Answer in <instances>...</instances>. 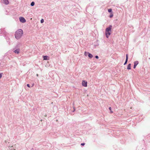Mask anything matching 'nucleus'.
<instances>
[{
  "instance_id": "obj_22",
  "label": "nucleus",
  "mask_w": 150,
  "mask_h": 150,
  "mask_svg": "<svg viewBox=\"0 0 150 150\" xmlns=\"http://www.w3.org/2000/svg\"><path fill=\"white\" fill-rule=\"evenodd\" d=\"M15 149H13V150H14Z\"/></svg>"
},
{
  "instance_id": "obj_18",
  "label": "nucleus",
  "mask_w": 150,
  "mask_h": 150,
  "mask_svg": "<svg viewBox=\"0 0 150 150\" xmlns=\"http://www.w3.org/2000/svg\"><path fill=\"white\" fill-rule=\"evenodd\" d=\"M85 144V143H81V145H82V146H83V145H84Z\"/></svg>"
},
{
  "instance_id": "obj_21",
  "label": "nucleus",
  "mask_w": 150,
  "mask_h": 150,
  "mask_svg": "<svg viewBox=\"0 0 150 150\" xmlns=\"http://www.w3.org/2000/svg\"><path fill=\"white\" fill-rule=\"evenodd\" d=\"M46 116H47V115H45V116L46 117Z\"/></svg>"
},
{
  "instance_id": "obj_7",
  "label": "nucleus",
  "mask_w": 150,
  "mask_h": 150,
  "mask_svg": "<svg viewBox=\"0 0 150 150\" xmlns=\"http://www.w3.org/2000/svg\"><path fill=\"white\" fill-rule=\"evenodd\" d=\"M139 62L138 61H136L134 62V68L135 69L137 65L138 64Z\"/></svg>"
},
{
  "instance_id": "obj_15",
  "label": "nucleus",
  "mask_w": 150,
  "mask_h": 150,
  "mask_svg": "<svg viewBox=\"0 0 150 150\" xmlns=\"http://www.w3.org/2000/svg\"><path fill=\"white\" fill-rule=\"evenodd\" d=\"M108 11L109 12H111L112 11V9L111 8L109 9Z\"/></svg>"
},
{
  "instance_id": "obj_19",
  "label": "nucleus",
  "mask_w": 150,
  "mask_h": 150,
  "mask_svg": "<svg viewBox=\"0 0 150 150\" xmlns=\"http://www.w3.org/2000/svg\"><path fill=\"white\" fill-rule=\"evenodd\" d=\"M95 57L96 58V59H98V56H95Z\"/></svg>"
},
{
  "instance_id": "obj_16",
  "label": "nucleus",
  "mask_w": 150,
  "mask_h": 150,
  "mask_svg": "<svg viewBox=\"0 0 150 150\" xmlns=\"http://www.w3.org/2000/svg\"><path fill=\"white\" fill-rule=\"evenodd\" d=\"M44 21V20L43 19H42L41 20V23H43Z\"/></svg>"
},
{
  "instance_id": "obj_8",
  "label": "nucleus",
  "mask_w": 150,
  "mask_h": 150,
  "mask_svg": "<svg viewBox=\"0 0 150 150\" xmlns=\"http://www.w3.org/2000/svg\"><path fill=\"white\" fill-rule=\"evenodd\" d=\"M44 60H49V57L47 56H43Z\"/></svg>"
},
{
  "instance_id": "obj_20",
  "label": "nucleus",
  "mask_w": 150,
  "mask_h": 150,
  "mask_svg": "<svg viewBox=\"0 0 150 150\" xmlns=\"http://www.w3.org/2000/svg\"><path fill=\"white\" fill-rule=\"evenodd\" d=\"M86 56L88 55V54H86Z\"/></svg>"
},
{
  "instance_id": "obj_2",
  "label": "nucleus",
  "mask_w": 150,
  "mask_h": 150,
  "mask_svg": "<svg viewBox=\"0 0 150 150\" xmlns=\"http://www.w3.org/2000/svg\"><path fill=\"white\" fill-rule=\"evenodd\" d=\"M112 28V26L110 25L106 29L105 31V34L106 37L108 38L109 36L110 35L111 33L110 32L111 31V29Z\"/></svg>"
},
{
  "instance_id": "obj_4",
  "label": "nucleus",
  "mask_w": 150,
  "mask_h": 150,
  "mask_svg": "<svg viewBox=\"0 0 150 150\" xmlns=\"http://www.w3.org/2000/svg\"><path fill=\"white\" fill-rule=\"evenodd\" d=\"M86 54H88V56L90 58H91L93 57V56L92 55V54H91L89 53L88 52H85L84 54L85 55V56H86Z\"/></svg>"
},
{
  "instance_id": "obj_14",
  "label": "nucleus",
  "mask_w": 150,
  "mask_h": 150,
  "mask_svg": "<svg viewBox=\"0 0 150 150\" xmlns=\"http://www.w3.org/2000/svg\"><path fill=\"white\" fill-rule=\"evenodd\" d=\"M109 110H110V112L111 113H113V111H112V110H111V107H110L109 108Z\"/></svg>"
},
{
  "instance_id": "obj_12",
  "label": "nucleus",
  "mask_w": 150,
  "mask_h": 150,
  "mask_svg": "<svg viewBox=\"0 0 150 150\" xmlns=\"http://www.w3.org/2000/svg\"><path fill=\"white\" fill-rule=\"evenodd\" d=\"M113 14L112 13H110V16H109V17H110V18H112V17H113Z\"/></svg>"
},
{
  "instance_id": "obj_5",
  "label": "nucleus",
  "mask_w": 150,
  "mask_h": 150,
  "mask_svg": "<svg viewBox=\"0 0 150 150\" xmlns=\"http://www.w3.org/2000/svg\"><path fill=\"white\" fill-rule=\"evenodd\" d=\"M87 82L86 81H82V85L84 87H87Z\"/></svg>"
},
{
  "instance_id": "obj_9",
  "label": "nucleus",
  "mask_w": 150,
  "mask_h": 150,
  "mask_svg": "<svg viewBox=\"0 0 150 150\" xmlns=\"http://www.w3.org/2000/svg\"><path fill=\"white\" fill-rule=\"evenodd\" d=\"M128 59V54H126V59L125 63L124 64V65H125L127 64Z\"/></svg>"
},
{
  "instance_id": "obj_6",
  "label": "nucleus",
  "mask_w": 150,
  "mask_h": 150,
  "mask_svg": "<svg viewBox=\"0 0 150 150\" xmlns=\"http://www.w3.org/2000/svg\"><path fill=\"white\" fill-rule=\"evenodd\" d=\"M4 4L6 5H8L9 4L8 0H3Z\"/></svg>"
},
{
  "instance_id": "obj_1",
  "label": "nucleus",
  "mask_w": 150,
  "mask_h": 150,
  "mask_svg": "<svg viewBox=\"0 0 150 150\" xmlns=\"http://www.w3.org/2000/svg\"><path fill=\"white\" fill-rule=\"evenodd\" d=\"M23 34V30L21 29H19L15 33V37L17 39H19L21 38Z\"/></svg>"
},
{
  "instance_id": "obj_11",
  "label": "nucleus",
  "mask_w": 150,
  "mask_h": 150,
  "mask_svg": "<svg viewBox=\"0 0 150 150\" xmlns=\"http://www.w3.org/2000/svg\"><path fill=\"white\" fill-rule=\"evenodd\" d=\"M14 52L17 54H18L19 52V50H16L14 51Z\"/></svg>"
},
{
  "instance_id": "obj_10",
  "label": "nucleus",
  "mask_w": 150,
  "mask_h": 150,
  "mask_svg": "<svg viewBox=\"0 0 150 150\" xmlns=\"http://www.w3.org/2000/svg\"><path fill=\"white\" fill-rule=\"evenodd\" d=\"M131 64H129L127 66V69H131Z\"/></svg>"
},
{
  "instance_id": "obj_13",
  "label": "nucleus",
  "mask_w": 150,
  "mask_h": 150,
  "mask_svg": "<svg viewBox=\"0 0 150 150\" xmlns=\"http://www.w3.org/2000/svg\"><path fill=\"white\" fill-rule=\"evenodd\" d=\"M35 4V3L34 2H32L31 4V5L32 6H33Z\"/></svg>"
},
{
  "instance_id": "obj_3",
  "label": "nucleus",
  "mask_w": 150,
  "mask_h": 150,
  "mask_svg": "<svg viewBox=\"0 0 150 150\" xmlns=\"http://www.w3.org/2000/svg\"><path fill=\"white\" fill-rule=\"evenodd\" d=\"M19 20L22 23H25L26 21L24 18L22 17L19 18Z\"/></svg>"
},
{
  "instance_id": "obj_17",
  "label": "nucleus",
  "mask_w": 150,
  "mask_h": 150,
  "mask_svg": "<svg viewBox=\"0 0 150 150\" xmlns=\"http://www.w3.org/2000/svg\"><path fill=\"white\" fill-rule=\"evenodd\" d=\"M27 86L29 88L30 87V85L29 84H27Z\"/></svg>"
}]
</instances>
